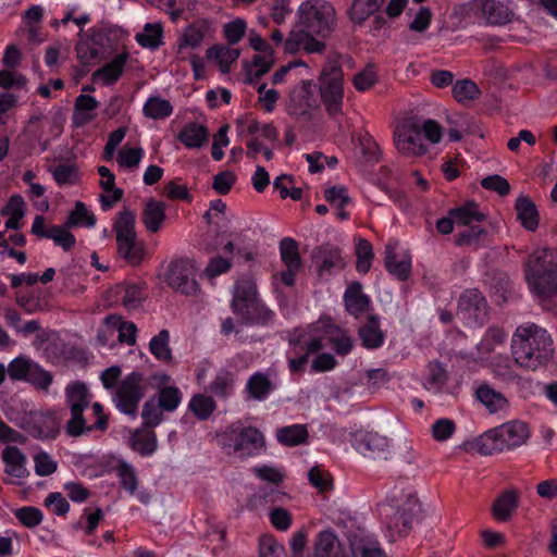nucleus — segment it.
Returning a JSON list of instances; mask_svg holds the SVG:
<instances>
[{"mask_svg":"<svg viewBox=\"0 0 557 557\" xmlns=\"http://www.w3.org/2000/svg\"><path fill=\"white\" fill-rule=\"evenodd\" d=\"M299 28L292 30L285 41V52L322 53L324 39L335 29L336 11L326 0H307L297 11Z\"/></svg>","mask_w":557,"mask_h":557,"instance_id":"1","label":"nucleus"},{"mask_svg":"<svg viewBox=\"0 0 557 557\" xmlns=\"http://www.w3.org/2000/svg\"><path fill=\"white\" fill-rule=\"evenodd\" d=\"M511 354L518 366L535 370L553 357V339L545 329L534 323L520 325L512 335Z\"/></svg>","mask_w":557,"mask_h":557,"instance_id":"2","label":"nucleus"},{"mask_svg":"<svg viewBox=\"0 0 557 557\" xmlns=\"http://www.w3.org/2000/svg\"><path fill=\"white\" fill-rule=\"evenodd\" d=\"M422 136L431 145H436L442 140L443 127L434 120L423 122L413 117L404 120L394 133L396 149L404 156H422L428 151Z\"/></svg>","mask_w":557,"mask_h":557,"instance_id":"3","label":"nucleus"},{"mask_svg":"<svg viewBox=\"0 0 557 557\" xmlns=\"http://www.w3.org/2000/svg\"><path fill=\"white\" fill-rule=\"evenodd\" d=\"M308 352H315L324 348L333 349L337 355L349 354L354 346L351 336L341 326L334 324L329 317H321L308 329L297 336Z\"/></svg>","mask_w":557,"mask_h":557,"instance_id":"4","label":"nucleus"},{"mask_svg":"<svg viewBox=\"0 0 557 557\" xmlns=\"http://www.w3.org/2000/svg\"><path fill=\"white\" fill-rule=\"evenodd\" d=\"M525 275L530 288L540 298L557 294V250L535 249L527 262Z\"/></svg>","mask_w":557,"mask_h":557,"instance_id":"5","label":"nucleus"},{"mask_svg":"<svg viewBox=\"0 0 557 557\" xmlns=\"http://www.w3.org/2000/svg\"><path fill=\"white\" fill-rule=\"evenodd\" d=\"M530 436V428L524 421L511 420L480 435L475 446L481 454L491 455L516 449L527 444Z\"/></svg>","mask_w":557,"mask_h":557,"instance_id":"6","label":"nucleus"},{"mask_svg":"<svg viewBox=\"0 0 557 557\" xmlns=\"http://www.w3.org/2000/svg\"><path fill=\"white\" fill-rule=\"evenodd\" d=\"M218 443L226 455L247 458L262 449L264 440L256 428L233 424L218 435Z\"/></svg>","mask_w":557,"mask_h":557,"instance_id":"7","label":"nucleus"},{"mask_svg":"<svg viewBox=\"0 0 557 557\" xmlns=\"http://www.w3.org/2000/svg\"><path fill=\"white\" fill-rule=\"evenodd\" d=\"M349 443L359 455L368 459L388 460L393 456L392 440L373 429L352 426Z\"/></svg>","mask_w":557,"mask_h":557,"instance_id":"8","label":"nucleus"},{"mask_svg":"<svg viewBox=\"0 0 557 557\" xmlns=\"http://www.w3.org/2000/svg\"><path fill=\"white\" fill-rule=\"evenodd\" d=\"M135 223L136 215L128 209L121 211L114 221L117 252L132 264H138L145 256L144 244L137 240Z\"/></svg>","mask_w":557,"mask_h":557,"instance_id":"9","label":"nucleus"},{"mask_svg":"<svg viewBox=\"0 0 557 557\" xmlns=\"http://www.w3.org/2000/svg\"><path fill=\"white\" fill-rule=\"evenodd\" d=\"M344 75L335 61H329L319 78L320 97L327 113L336 116L342 113L344 100Z\"/></svg>","mask_w":557,"mask_h":557,"instance_id":"10","label":"nucleus"},{"mask_svg":"<svg viewBox=\"0 0 557 557\" xmlns=\"http://www.w3.org/2000/svg\"><path fill=\"white\" fill-rule=\"evenodd\" d=\"M66 403L71 409V420L66 424V433L70 436H79L89 432L91 428L86 424L83 411L91 400V394L82 382H73L65 387Z\"/></svg>","mask_w":557,"mask_h":557,"instance_id":"11","label":"nucleus"},{"mask_svg":"<svg viewBox=\"0 0 557 557\" xmlns=\"http://www.w3.org/2000/svg\"><path fill=\"white\" fill-rule=\"evenodd\" d=\"M146 392V383L144 375L139 372L127 374L113 392V401L116 408L129 416H135L138 404Z\"/></svg>","mask_w":557,"mask_h":557,"instance_id":"12","label":"nucleus"},{"mask_svg":"<svg viewBox=\"0 0 557 557\" xmlns=\"http://www.w3.org/2000/svg\"><path fill=\"white\" fill-rule=\"evenodd\" d=\"M197 272L198 268L194 260L178 259L170 264L165 281L176 292L196 295L200 289L196 281Z\"/></svg>","mask_w":557,"mask_h":557,"instance_id":"13","label":"nucleus"},{"mask_svg":"<svg viewBox=\"0 0 557 557\" xmlns=\"http://www.w3.org/2000/svg\"><path fill=\"white\" fill-rule=\"evenodd\" d=\"M456 227H467L468 230L459 233L458 245H471L483 233L479 223L484 215L479 211L476 205L467 203L462 207L450 210Z\"/></svg>","mask_w":557,"mask_h":557,"instance_id":"14","label":"nucleus"},{"mask_svg":"<svg viewBox=\"0 0 557 557\" xmlns=\"http://www.w3.org/2000/svg\"><path fill=\"white\" fill-rule=\"evenodd\" d=\"M213 33V22L210 18H199L187 26L180 35L176 44V55L185 60L188 52L201 46L206 37Z\"/></svg>","mask_w":557,"mask_h":557,"instance_id":"15","label":"nucleus"},{"mask_svg":"<svg viewBox=\"0 0 557 557\" xmlns=\"http://www.w3.org/2000/svg\"><path fill=\"white\" fill-rule=\"evenodd\" d=\"M233 311L244 322H252L253 313L258 309L256 286L251 281L237 282L232 302Z\"/></svg>","mask_w":557,"mask_h":557,"instance_id":"16","label":"nucleus"},{"mask_svg":"<svg viewBox=\"0 0 557 557\" xmlns=\"http://www.w3.org/2000/svg\"><path fill=\"white\" fill-rule=\"evenodd\" d=\"M311 557H349L346 545L331 529L319 531L311 546Z\"/></svg>","mask_w":557,"mask_h":557,"instance_id":"17","label":"nucleus"},{"mask_svg":"<svg viewBox=\"0 0 557 557\" xmlns=\"http://www.w3.org/2000/svg\"><path fill=\"white\" fill-rule=\"evenodd\" d=\"M22 426L34 437L54 438L60 431V418L54 412H32Z\"/></svg>","mask_w":557,"mask_h":557,"instance_id":"18","label":"nucleus"},{"mask_svg":"<svg viewBox=\"0 0 557 557\" xmlns=\"http://www.w3.org/2000/svg\"><path fill=\"white\" fill-rule=\"evenodd\" d=\"M411 255L400 249L398 243H389L385 248V268L398 280H406L411 273Z\"/></svg>","mask_w":557,"mask_h":557,"instance_id":"19","label":"nucleus"},{"mask_svg":"<svg viewBox=\"0 0 557 557\" xmlns=\"http://www.w3.org/2000/svg\"><path fill=\"white\" fill-rule=\"evenodd\" d=\"M2 461L9 483L22 484L28 476L26 456L17 447L7 446L2 451Z\"/></svg>","mask_w":557,"mask_h":557,"instance_id":"20","label":"nucleus"},{"mask_svg":"<svg viewBox=\"0 0 557 557\" xmlns=\"http://www.w3.org/2000/svg\"><path fill=\"white\" fill-rule=\"evenodd\" d=\"M458 315L467 323H475L485 317V300L478 290L466 292L459 300Z\"/></svg>","mask_w":557,"mask_h":557,"instance_id":"21","label":"nucleus"},{"mask_svg":"<svg viewBox=\"0 0 557 557\" xmlns=\"http://www.w3.org/2000/svg\"><path fill=\"white\" fill-rule=\"evenodd\" d=\"M317 106L313 92V83L310 79H301L290 91L289 111L293 114H304Z\"/></svg>","mask_w":557,"mask_h":557,"instance_id":"22","label":"nucleus"},{"mask_svg":"<svg viewBox=\"0 0 557 557\" xmlns=\"http://www.w3.org/2000/svg\"><path fill=\"white\" fill-rule=\"evenodd\" d=\"M169 381L170 376L165 373H156L151 376V383L161 388L158 398L160 408L166 411H173L181 404L182 395L178 388L173 386H165Z\"/></svg>","mask_w":557,"mask_h":557,"instance_id":"23","label":"nucleus"},{"mask_svg":"<svg viewBox=\"0 0 557 557\" xmlns=\"http://www.w3.org/2000/svg\"><path fill=\"white\" fill-rule=\"evenodd\" d=\"M239 55V49L221 44L214 45L206 51V59L214 63L222 74L230 73L232 64L237 61Z\"/></svg>","mask_w":557,"mask_h":557,"instance_id":"24","label":"nucleus"},{"mask_svg":"<svg viewBox=\"0 0 557 557\" xmlns=\"http://www.w3.org/2000/svg\"><path fill=\"white\" fill-rule=\"evenodd\" d=\"M343 298L346 310L352 315H360L370 309L371 300L362 292V286L358 282L347 286Z\"/></svg>","mask_w":557,"mask_h":557,"instance_id":"25","label":"nucleus"},{"mask_svg":"<svg viewBox=\"0 0 557 557\" xmlns=\"http://www.w3.org/2000/svg\"><path fill=\"white\" fill-rule=\"evenodd\" d=\"M119 333V341L127 345L136 342L137 327L133 322H125L119 315H109L104 319L103 334L112 335Z\"/></svg>","mask_w":557,"mask_h":557,"instance_id":"26","label":"nucleus"},{"mask_svg":"<svg viewBox=\"0 0 557 557\" xmlns=\"http://www.w3.org/2000/svg\"><path fill=\"white\" fill-rule=\"evenodd\" d=\"M99 103L95 97L81 95L75 100L73 123L81 127L90 123L96 117V110Z\"/></svg>","mask_w":557,"mask_h":557,"instance_id":"27","label":"nucleus"},{"mask_svg":"<svg viewBox=\"0 0 557 557\" xmlns=\"http://www.w3.org/2000/svg\"><path fill=\"white\" fill-rule=\"evenodd\" d=\"M517 218L528 231H535L539 226L540 215L535 205L527 196H520L516 200Z\"/></svg>","mask_w":557,"mask_h":557,"instance_id":"28","label":"nucleus"},{"mask_svg":"<svg viewBox=\"0 0 557 557\" xmlns=\"http://www.w3.org/2000/svg\"><path fill=\"white\" fill-rule=\"evenodd\" d=\"M165 220V206L163 202L149 199L143 211V223L148 232L157 233Z\"/></svg>","mask_w":557,"mask_h":557,"instance_id":"29","label":"nucleus"},{"mask_svg":"<svg viewBox=\"0 0 557 557\" xmlns=\"http://www.w3.org/2000/svg\"><path fill=\"white\" fill-rule=\"evenodd\" d=\"M177 139L188 149H200L208 140V131L203 125L188 123L181 129Z\"/></svg>","mask_w":557,"mask_h":557,"instance_id":"30","label":"nucleus"},{"mask_svg":"<svg viewBox=\"0 0 557 557\" xmlns=\"http://www.w3.org/2000/svg\"><path fill=\"white\" fill-rule=\"evenodd\" d=\"M274 63V53H257L251 61H244L243 66L249 83L264 75Z\"/></svg>","mask_w":557,"mask_h":557,"instance_id":"31","label":"nucleus"},{"mask_svg":"<svg viewBox=\"0 0 557 557\" xmlns=\"http://www.w3.org/2000/svg\"><path fill=\"white\" fill-rule=\"evenodd\" d=\"M519 495L513 490L502 493L493 505V516L498 521H507L510 519L518 506Z\"/></svg>","mask_w":557,"mask_h":557,"instance_id":"32","label":"nucleus"},{"mask_svg":"<svg viewBox=\"0 0 557 557\" xmlns=\"http://www.w3.org/2000/svg\"><path fill=\"white\" fill-rule=\"evenodd\" d=\"M1 215L7 216L5 230H18L21 220L25 215V201L20 195H13L1 210Z\"/></svg>","mask_w":557,"mask_h":557,"instance_id":"33","label":"nucleus"},{"mask_svg":"<svg viewBox=\"0 0 557 557\" xmlns=\"http://www.w3.org/2000/svg\"><path fill=\"white\" fill-rule=\"evenodd\" d=\"M126 60L127 55L124 53L116 55L111 62L94 73V79L103 85L115 83L123 72Z\"/></svg>","mask_w":557,"mask_h":557,"instance_id":"34","label":"nucleus"},{"mask_svg":"<svg viewBox=\"0 0 557 557\" xmlns=\"http://www.w3.org/2000/svg\"><path fill=\"white\" fill-rule=\"evenodd\" d=\"M478 400L491 412L496 413L507 408L508 403L503 394L491 388L488 385H481L476 389Z\"/></svg>","mask_w":557,"mask_h":557,"instance_id":"35","label":"nucleus"},{"mask_svg":"<svg viewBox=\"0 0 557 557\" xmlns=\"http://www.w3.org/2000/svg\"><path fill=\"white\" fill-rule=\"evenodd\" d=\"M359 336L362 345L368 349H374L383 345L384 335L380 329L376 317H369L368 322L360 327Z\"/></svg>","mask_w":557,"mask_h":557,"instance_id":"36","label":"nucleus"},{"mask_svg":"<svg viewBox=\"0 0 557 557\" xmlns=\"http://www.w3.org/2000/svg\"><path fill=\"white\" fill-rule=\"evenodd\" d=\"M173 112L171 102L160 96H150L143 106V113L151 120H164Z\"/></svg>","mask_w":557,"mask_h":557,"instance_id":"37","label":"nucleus"},{"mask_svg":"<svg viewBox=\"0 0 557 557\" xmlns=\"http://www.w3.org/2000/svg\"><path fill=\"white\" fill-rule=\"evenodd\" d=\"M273 389V384L270 381L269 376L262 372L253 373L247 381L246 391L250 398L256 400L265 399L271 391Z\"/></svg>","mask_w":557,"mask_h":557,"instance_id":"38","label":"nucleus"},{"mask_svg":"<svg viewBox=\"0 0 557 557\" xmlns=\"http://www.w3.org/2000/svg\"><path fill=\"white\" fill-rule=\"evenodd\" d=\"M131 446L143 456H150L157 449V437L154 432L140 429L134 432L131 438Z\"/></svg>","mask_w":557,"mask_h":557,"instance_id":"39","label":"nucleus"},{"mask_svg":"<svg viewBox=\"0 0 557 557\" xmlns=\"http://www.w3.org/2000/svg\"><path fill=\"white\" fill-rule=\"evenodd\" d=\"M149 351L161 362H170L172 360V351L170 348V333L168 330H161L149 342Z\"/></svg>","mask_w":557,"mask_h":557,"instance_id":"40","label":"nucleus"},{"mask_svg":"<svg viewBox=\"0 0 557 557\" xmlns=\"http://www.w3.org/2000/svg\"><path fill=\"white\" fill-rule=\"evenodd\" d=\"M308 430L305 424L284 426L276 432L277 441L286 446H297L306 442Z\"/></svg>","mask_w":557,"mask_h":557,"instance_id":"41","label":"nucleus"},{"mask_svg":"<svg viewBox=\"0 0 557 557\" xmlns=\"http://www.w3.org/2000/svg\"><path fill=\"white\" fill-rule=\"evenodd\" d=\"M384 0H352L349 9V17L354 23H362L375 13Z\"/></svg>","mask_w":557,"mask_h":557,"instance_id":"42","label":"nucleus"},{"mask_svg":"<svg viewBox=\"0 0 557 557\" xmlns=\"http://www.w3.org/2000/svg\"><path fill=\"white\" fill-rule=\"evenodd\" d=\"M453 96L461 104H468L479 99L481 91L478 85L470 79H459L453 85Z\"/></svg>","mask_w":557,"mask_h":557,"instance_id":"43","label":"nucleus"},{"mask_svg":"<svg viewBox=\"0 0 557 557\" xmlns=\"http://www.w3.org/2000/svg\"><path fill=\"white\" fill-rule=\"evenodd\" d=\"M135 39L144 48L156 49L162 44V27L159 23H147Z\"/></svg>","mask_w":557,"mask_h":557,"instance_id":"44","label":"nucleus"},{"mask_svg":"<svg viewBox=\"0 0 557 557\" xmlns=\"http://www.w3.org/2000/svg\"><path fill=\"white\" fill-rule=\"evenodd\" d=\"M351 549L358 557H387L379 542L369 535L360 541L354 540Z\"/></svg>","mask_w":557,"mask_h":557,"instance_id":"45","label":"nucleus"},{"mask_svg":"<svg viewBox=\"0 0 557 557\" xmlns=\"http://www.w3.org/2000/svg\"><path fill=\"white\" fill-rule=\"evenodd\" d=\"M78 59L84 63L96 60L101 52V44L95 36L82 37L76 46Z\"/></svg>","mask_w":557,"mask_h":557,"instance_id":"46","label":"nucleus"},{"mask_svg":"<svg viewBox=\"0 0 557 557\" xmlns=\"http://www.w3.org/2000/svg\"><path fill=\"white\" fill-rule=\"evenodd\" d=\"M95 215L82 201H76L74 209L70 212L66 226H88L95 225Z\"/></svg>","mask_w":557,"mask_h":557,"instance_id":"47","label":"nucleus"},{"mask_svg":"<svg viewBox=\"0 0 557 557\" xmlns=\"http://www.w3.org/2000/svg\"><path fill=\"white\" fill-rule=\"evenodd\" d=\"M145 156V150L140 146H124L117 153V163L121 168L133 170L137 169Z\"/></svg>","mask_w":557,"mask_h":557,"instance_id":"48","label":"nucleus"},{"mask_svg":"<svg viewBox=\"0 0 557 557\" xmlns=\"http://www.w3.org/2000/svg\"><path fill=\"white\" fill-rule=\"evenodd\" d=\"M281 259L287 269H300V258L297 243L292 238H284L280 244Z\"/></svg>","mask_w":557,"mask_h":557,"instance_id":"49","label":"nucleus"},{"mask_svg":"<svg viewBox=\"0 0 557 557\" xmlns=\"http://www.w3.org/2000/svg\"><path fill=\"white\" fill-rule=\"evenodd\" d=\"M51 174L59 186L75 185L81 178L79 171L74 164H59L51 170Z\"/></svg>","mask_w":557,"mask_h":557,"instance_id":"50","label":"nucleus"},{"mask_svg":"<svg viewBox=\"0 0 557 557\" xmlns=\"http://www.w3.org/2000/svg\"><path fill=\"white\" fill-rule=\"evenodd\" d=\"M483 14L490 24L500 25L509 21L507 9L496 0H486L483 3Z\"/></svg>","mask_w":557,"mask_h":557,"instance_id":"51","label":"nucleus"},{"mask_svg":"<svg viewBox=\"0 0 557 557\" xmlns=\"http://www.w3.org/2000/svg\"><path fill=\"white\" fill-rule=\"evenodd\" d=\"M298 69L309 71L307 64L302 61H294L280 67L272 76L273 84H282L289 81H296L300 78V74L297 72Z\"/></svg>","mask_w":557,"mask_h":557,"instance_id":"52","label":"nucleus"},{"mask_svg":"<svg viewBox=\"0 0 557 557\" xmlns=\"http://www.w3.org/2000/svg\"><path fill=\"white\" fill-rule=\"evenodd\" d=\"M115 472L120 479L121 485L131 494H134L137 490V476L134 468L123 461L119 460L115 467Z\"/></svg>","mask_w":557,"mask_h":557,"instance_id":"53","label":"nucleus"},{"mask_svg":"<svg viewBox=\"0 0 557 557\" xmlns=\"http://www.w3.org/2000/svg\"><path fill=\"white\" fill-rule=\"evenodd\" d=\"M34 470L38 476H48L53 474L58 469V462L47 451L39 450L34 457Z\"/></svg>","mask_w":557,"mask_h":557,"instance_id":"54","label":"nucleus"},{"mask_svg":"<svg viewBox=\"0 0 557 557\" xmlns=\"http://www.w3.org/2000/svg\"><path fill=\"white\" fill-rule=\"evenodd\" d=\"M188 407L198 419L205 420L214 411L215 403L210 396L196 395L190 399Z\"/></svg>","mask_w":557,"mask_h":557,"instance_id":"55","label":"nucleus"},{"mask_svg":"<svg viewBox=\"0 0 557 557\" xmlns=\"http://www.w3.org/2000/svg\"><path fill=\"white\" fill-rule=\"evenodd\" d=\"M507 338V333L499 327H491L479 344V349L482 352H491L496 347L504 345Z\"/></svg>","mask_w":557,"mask_h":557,"instance_id":"56","label":"nucleus"},{"mask_svg":"<svg viewBox=\"0 0 557 557\" xmlns=\"http://www.w3.org/2000/svg\"><path fill=\"white\" fill-rule=\"evenodd\" d=\"M357 270L367 273L372 264L373 251L371 244L366 239H359L356 246Z\"/></svg>","mask_w":557,"mask_h":557,"instance_id":"57","label":"nucleus"},{"mask_svg":"<svg viewBox=\"0 0 557 557\" xmlns=\"http://www.w3.org/2000/svg\"><path fill=\"white\" fill-rule=\"evenodd\" d=\"M377 82V73L372 65H368L358 73L355 74L352 78L354 87L358 91H367L372 88Z\"/></svg>","mask_w":557,"mask_h":557,"instance_id":"58","label":"nucleus"},{"mask_svg":"<svg viewBox=\"0 0 557 557\" xmlns=\"http://www.w3.org/2000/svg\"><path fill=\"white\" fill-rule=\"evenodd\" d=\"M246 29V22L237 17L223 25V35L230 45H236L243 39Z\"/></svg>","mask_w":557,"mask_h":557,"instance_id":"59","label":"nucleus"},{"mask_svg":"<svg viewBox=\"0 0 557 557\" xmlns=\"http://www.w3.org/2000/svg\"><path fill=\"white\" fill-rule=\"evenodd\" d=\"M34 366L35 362L32 360L25 357H17L9 363L7 371L11 379L26 381Z\"/></svg>","mask_w":557,"mask_h":557,"instance_id":"60","label":"nucleus"},{"mask_svg":"<svg viewBox=\"0 0 557 557\" xmlns=\"http://www.w3.org/2000/svg\"><path fill=\"white\" fill-rule=\"evenodd\" d=\"M308 480L320 492H327L333 487L331 474L319 466L309 470Z\"/></svg>","mask_w":557,"mask_h":557,"instance_id":"61","label":"nucleus"},{"mask_svg":"<svg viewBox=\"0 0 557 557\" xmlns=\"http://www.w3.org/2000/svg\"><path fill=\"white\" fill-rule=\"evenodd\" d=\"M69 226H52L47 231V238L52 239L64 249H70L75 244V238L67 230Z\"/></svg>","mask_w":557,"mask_h":557,"instance_id":"62","label":"nucleus"},{"mask_svg":"<svg viewBox=\"0 0 557 557\" xmlns=\"http://www.w3.org/2000/svg\"><path fill=\"white\" fill-rule=\"evenodd\" d=\"M122 302L127 309L137 308L144 299V292L139 285H126L121 287Z\"/></svg>","mask_w":557,"mask_h":557,"instance_id":"63","label":"nucleus"},{"mask_svg":"<svg viewBox=\"0 0 557 557\" xmlns=\"http://www.w3.org/2000/svg\"><path fill=\"white\" fill-rule=\"evenodd\" d=\"M261 557H283L284 546L280 544L273 536L263 535L259 545Z\"/></svg>","mask_w":557,"mask_h":557,"instance_id":"64","label":"nucleus"}]
</instances>
